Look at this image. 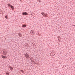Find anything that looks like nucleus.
Segmentation results:
<instances>
[{
    "label": "nucleus",
    "instance_id": "nucleus-1",
    "mask_svg": "<svg viewBox=\"0 0 75 75\" xmlns=\"http://www.w3.org/2000/svg\"><path fill=\"white\" fill-rule=\"evenodd\" d=\"M41 14L42 15L43 17H48V14H47V13H45L44 12H42L41 13Z\"/></svg>",
    "mask_w": 75,
    "mask_h": 75
},
{
    "label": "nucleus",
    "instance_id": "nucleus-2",
    "mask_svg": "<svg viewBox=\"0 0 75 75\" xmlns=\"http://www.w3.org/2000/svg\"><path fill=\"white\" fill-rule=\"evenodd\" d=\"M7 5L8 7H11V8H12V10H14V6H13L12 5H11L10 4H8Z\"/></svg>",
    "mask_w": 75,
    "mask_h": 75
},
{
    "label": "nucleus",
    "instance_id": "nucleus-3",
    "mask_svg": "<svg viewBox=\"0 0 75 75\" xmlns=\"http://www.w3.org/2000/svg\"><path fill=\"white\" fill-rule=\"evenodd\" d=\"M22 14L23 16H27L28 15V13L26 12H23L22 13Z\"/></svg>",
    "mask_w": 75,
    "mask_h": 75
},
{
    "label": "nucleus",
    "instance_id": "nucleus-4",
    "mask_svg": "<svg viewBox=\"0 0 75 75\" xmlns=\"http://www.w3.org/2000/svg\"><path fill=\"white\" fill-rule=\"evenodd\" d=\"M3 54H4V55H6L7 53V51H6V50H4L3 51Z\"/></svg>",
    "mask_w": 75,
    "mask_h": 75
},
{
    "label": "nucleus",
    "instance_id": "nucleus-5",
    "mask_svg": "<svg viewBox=\"0 0 75 75\" xmlns=\"http://www.w3.org/2000/svg\"><path fill=\"white\" fill-rule=\"evenodd\" d=\"M24 57H25L26 58H29L30 56H29V55L27 53H26L24 54Z\"/></svg>",
    "mask_w": 75,
    "mask_h": 75
},
{
    "label": "nucleus",
    "instance_id": "nucleus-6",
    "mask_svg": "<svg viewBox=\"0 0 75 75\" xmlns=\"http://www.w3.org/2000/svg\"><path fill=\"white\" fill-rule=\"evenodd\" d=\"M2 58L3 59H6L7 58V57L6 56H4V55H1Z\"/></svg>",
    "mask_w": 75,
    "mask_h": 75
},
{
    "label": "nucleus",
    "instance_id": "nucleus-7",
    "mask_svg": "<svg viewBox=\"0 0 75 75\" xmlns=\"http://www.w3.org/2000/svg\"><path fill=\"white\" fill-rule=\"evenodd\" d=\"M27 27V26L25 24L23 25L22 26V27L23 28H25V27Z\"/></svg>",
    "mask_w": 75,
    "mask_h": 75
},
{
    "label": "nucleus",
    "instance_id": "nucleus-8",
    "mask_svg": "<svg viewBox=\"0 0 75 75\" xmlns=\"http://www.w3.org/2000/svg\"><path fill=\"white\" fill-rule=\"evenodd\" d=\"M10 68V69L11 71H12L13 69V68L11 67H9L8 68Z\"/></svg>",
    "mask_w": 75,
    "mask_h": 75
},
{
    "label": "nucleus",
    "instance_id": "nucleus-9",
    "mask_svg": "<svg viewBox=\"0 0 75 75\" xmlns=\"http://www.w3.org/2000/svg\"><path fill=\"white\" fill-rule=\"evenodd\" d=\"M18 35H19V37H22V35H21V34L20 33H19Z\"/></svg>",
    "mask_w": 75,
    "mask_h": 75
},
{
    "label": "nucleus",
    "instance_id": "nucleus-10",
    "mask_svg": "<svg viewBox=\"0 0 75 75\" xmlns=\"http://www.w3.org/2000/svg\"><path fill=\"white\" fill-rule=\"evenodd\" d=\"M30 33H34V30H31L30 31Z\"/></svg>",
    "mask_w": 75,
    "mask_h": 75
},
{
    "label": "nucleus",
    "instance_id": "nucleus-11",
    "mask_svg": "<svg viewBox=\"0 0 75 75\" xmlns=\"http://www.w3.org/2000/svg\"><path fill=\"white\" fill-rule=\"evenodd\" d=\"M6 74L7 75H9V73L7 72L6 73Z\"/></svg>",
    "mask_w": 75,
    "mask_h": 75
},
{
    "label": "nucleus",
    "instance_id": "nucleus-12",
    "mask_svg": "<svg viewBox=\"0 0 75 75\" xmlns=\"http://www.w3.org/2000/svg\"><path fill=\"white\" fill-rule=\"evenodd\" d=\"M5 18H6V19H7L8 17H7V16H5Z\"/></svg>",
    "mask_w": 75,
    "mask_h": 75
},
{
    "label": "nucleus",
    "instance_id": "nucleus-13",
    "mask_svg": "<svg viewBox=\"0 0 75 75\" xmlns=\"http://www.w3.org/2000/svg\"><path fill=\"white\" fill-rule=\"evenodd\" d=\"M31 62H34V61H33V60H31Z\"/></svg>",
    "mask_w": 75,
    "mask_h": 75
},
{
    "label": "nucleus",
    "instance_id": "nucleus-14",
    "mask_svg": "<svg viewBox=\"0 0 75 75\" xmlns=\"http://www.w3.org/2000/svg\"><path fill=\"white\" fill-rule=\"evenodd\" d=\"M21 71L22 73H24V71L23 70H21Z\"/></svg>",
    "mask_w": 75,
    "mask_h": 75
},
{
    "label": "nucleus",
    "instance_id": "nucleus-15",
    "mask_svg": "<svg viewBox=\"0 0 75 75\" xmlns=\"http://www.w3.org/2000/svg\"><path fill=\"white\" fill-rule=\"evenodd\" d=\"M38 35L40 36V35H41V34H39Z\"/></svg>",
    "mask_w": 75,
    "mask_h": 75
},
{
    "label": "nucleus",
    "instance_id": "nucleus-16",
    "mask_svg": "<svg viewBox=\"0 0 75 75\" xmlns=\"http://www.w3.org/2000/svg\"><path fill=\"white\" fill-rule=\"evenodd\" d=\"M39 1V2H41V1Z\"/></svg>",
    "mask_w": 75,
    "mask_h": 75
},
{
    "label": "nucleus",
    "instance_id": "nucleus-17",
    "mask_svg": "<svg viewBox=\"0 0 75 75\" xmlns=\"http://www.w3.org/2000/svg\"><path fill=\"white\" fill-rule=\"evenodd\" d=\"M34 63H35V64H36V63H35V62H34Z\"/></svg>",
    "mask_w": 75,
    "mask_h": 75
},
{
    "label": "nucleus",
    "instance_id": "nucleus-18",
    "mask_svg": "<svg viewBox=\"0 0 75 75\" xmlns=\"http://www.w3.org/2000/svg\"><path fill=\"white\" fill-rule=\"evenodd\" d=\"M38 1H39V0L40 1V0H38Z\"/></svg>",
    "mask_w": 75,
    "mask_h": 75
},
{
    "label": "nucleus",
    "instance_id": "nucleus-19",
    "mask_svg": "<svg viewBox=\"0 0 75 75\" xmlns=\"http://www.w3.org/2000/svg\"><path fill=\"white\" fill-rule=\"evenodd\" d=\"M58 37L59 38L60 37L59 36H58Z\"/></svg>",
    "mask_w": 75,
    "mask_h": 75
},
{
    "label": "nucleus",
    "instance_id": "nucleus-20",
    "mask_svg": "<svg viewBox=\"0 0 75 75\" xmlns=\"http://www.w3.org/2000/svg\"><path fill=\"white\" fill-rule=\"evenodd\" d=\"M32 34H33V33H32Z\"/></svg>",
    "mask_w": 75,
    "mask_h": 75
},
{
    "label": "nucleus",
    "instance_id": "nucleus-21",
    "mask_svg": "<svg viewBox=\"0 0 75 75\" xmlns=\"http://www.w3.org/2000/svg\"><path fill=\"white\" fill-rule=\"evenodd\" d=\"M74 26H75V25H74Z\"/></svg>",
    "mask_w": 75,
    "mask_h": 75
}]
</instances>
